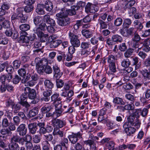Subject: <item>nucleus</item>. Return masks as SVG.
Masks as SVG:
<instances>
[{"mask_svg":"<svg viewBox=\"0 0 150 150\" xmlns=\"http://www.w3.org/2000/svg\"><path fill=\"white\" fill-rule=\"evenodd\" d=\"M23 11L21 8H18L16 10V13H13L11 17V20L12 23L15 22V20L18 19L22 23L26 22L27 17L23 14Z\"/></svg>","mask_w":150,"mask_h":150,"instance_id":"nucleus-1","label":"nucleus"},{"mask_svg":"<svg viewBox=\"0 0 150 150\" xmlns=\"http://www.w3.org/2000/svg\"><path fill=\"white\" fill-rule=\"evenodd\" d=\"M70 88L68 84H65L64 88L65 91H63L61 94V96L63 97L64 102L69 103L72 99V97L73 96L74 93L73 91L70 90L67 92Z\"/></svg>","mask_w":150,"mask_h":150,"instance_id":"nucleus-2","label":"nucleus"},{"mask_svg":"<svg viewBox=\"0 0 150 150\" xmlns=\"http://www.w3.org/2000/svg\"><path fill=\"white\" fill-rule=\"evenodd\" d=\"M38 126L40 127L39 134H44L47 133H49L51 132L53 129V127L49 124L45 125L44 122L38 123Z\"/></svg>","mask_w":150,"mask_h":150,"instance_id":"nucleus-3","label":"nucleus"},{"mask_svg":"<svg viewBox=\"0 0 150 150\" xmlns=\"http://www.w3.org/2000/svg\"><path fill=\"white\" fill-rule=\"evenodd\" d=\"M52 106L49 105H45L43 106L41 109V112L42 115H45L47 118L52 117V112L50 111L52 110Z\"/></svg>","mask_w":150,"mask_h":150,"instance_id":"nucleus-4","label":"nucleus"},{"mask_svg":"<svg viewBox=\"0 0 150 150\" xmlns=\"http://www.w3.org/2000/svg\"><path fill=\"white\" fill-rule=\"evenodd\" d=\"M70 142L73 144H75L79 139L82 138V134L80 132L77 133H72L71 134L69 135L68 137Z\"/></svg>","mask_w":150,"mask_h":150,"instance_id":"nucleus-5","label":"nucleus"},{"mask_svg":"<svg viewBox=\"0 0 150 150\" xmlns=\"http://www.w3.org/2000/svg\"><path fill=\"white\" fill-rule=\"evenodd\" d=\"M70 42L72 45L78 47L80 45V42L78 38V36L71 32L69 34Z\"/></svg>","mask_w":150,"mask_h":150,"instance_id":"nucleus-6","label":"nucleus"},{"mask_svg":"<svg viewBox=\"0 0 150 150\" xmlns=\"http://www.w3.org/2000/svg\"><path fill=\"white\" fill-rule=\"evenodd\" d=\"M128 122L130 123L136 128L138 129L140 127V121L137 118H135V117L132 115H131L127 118Z\"/></svg>","mask_w":150,"mask_h":150,"instance_id":"nucleus-7","label":"nucleus"},{"mask_svg":"<svg viewBox=\"0 0 150 150\" xmlns=\"http://www.w3.org/2000/svg\"><path fill=\"white\" fill-rule=\"evenodd\" d=\"M22 34L20 37V43L22 45L27 47V48H30L31 46L29 43L30 41L29 38L26 36V35H25L24 34Z\"/></svg>","mask_w":150,"mask_h":150,"instance_id":"nucleus-8","label":"nucleus"},{"mask_svg":"<svg viewBox=\"0 0 150 150\" xmlns=\"http://www.w3.org/2000/svg\"><path fill=\"white\" fill-rule=\"evenodd\" d=\"M53 77L56 79H59L63 74L62 72L60 70L57 65L55 64L52 67Z\"/></svg>","mask_w":150,"mask_h":150,"instance_id":"nucleus-9","label":"nucleus"},{"mask_svg":"<svg viewBox=\"0 0 150 150\" xmlns=\"http://www.w3.org/2000/svg\"><path fill=\"white\" fill-rule=\"evenodd\" d=\"M25 92L27 93L28 97L30 99H34L36 97V92L35 90L31 89L28 87L25 88Z\"/></svg>","mask_w":150,"mask_h":150,"instance_id":"nucleus-10","label":"nucleus"},{"mask_svg":"<svg viewBox=\"0 0 150 150\" xmlns=\"http://www.w3.org/2000/svg\"><path fill=\"white\" fill-rule=\"evenodd\" d=\"M16 130L20 136H24L27 134V129L25 124H22L18 127Z\"/></svg>","mask_w":150,"mask_h":150,"instance_id":"nucleus-11","label":"nucleus"},{"mask_svg":"<svg viewBox=\"0 0 150 150\" xmlns=\"http://www.w3.org/2000/svg\"><path fill=\"white\" fill-rule=\"evenodd\" d=\"M130 4V3H128L126 4L124 7V9L128 11L130 16H131L136 12L137 10L135 8L132 7L134 5H131Z\"/></svg>","mask_w":150,"mask_h":150,"instance_id":"nucleus-12","label":"nucleus"},{"mask_svg":"<svg viewBox=\"0 0 150 150\" xmlns=\"http://www.w3.org/2000/svg\"><path fill=\"white\" fill-rule=\"evenodd\" d=\"M57 23L61 26H64L68 25L70 23V19L67 17L57 19Z\"/></svg>","mask_w":150,"mask_h":150,"instance_id":"nucleus-13","label":"nucleus"},{"mask_svg":"<svg viewBox=\"0 0 150 150\" xmlns=\"http://www.w3.org/2000/svg\"><path fill=\"white\" fill-rule=\"evenodd\" d=\"M84 143L90 146V150H97L95 141L93 139H88L84 141Z\"/></svg>","mask_w":150,"mask_h":150,"instance_id":"nucleus-14","label":"nucleus"},{"mask_svg":"<svg viewBox=\"0 0 150 150\" xmlns=\"http://www.w3.org/2000/svg\"><path fill=\"white\" fill-rule=\"evenodd\" d=\"M52 124L54 128L59 129L65 125V123L59 119H54L52 121Z\"/></svg>","mask_w":150,"mask_h":150,"instance_id":"nucleus-15","label":"nucleus"},{"mask_svg":"<svg viewBox=\"0 0 150 150\" xmlns=\"http://www.w3.org/2000/svg\"><path fill=\"white\" fill-rule=\"evenodd\" d=\"M47 89L43 92V95L44 97L42 98L41 100L45 102L49 101L50 100V96L52 95V91L50 90Z\"/></svg>","mask_w":150,"mask_h":150,"instance_id":"nucleus-16","label":"nucleus"},{"mask_svg":"<svg viewBox=\"0 0 150 150\" xmlns=\"http://www.w3.org/2000/svg\"><path fill=\"white\" fill-rule=\"evenodd\" d=\"M35 61L36 63V64L44 67L47 66L48 63V60L45 58L40 59L39 58H36L35 59Z\"/></svg>","mask_w":150,"mask_h":150,"instance_id":"nucleus-17","label":"nucleus"},{"mask_svg":"<svg viewBox=\"0 0 150 150\" xmlns=\"http://www.w3.org/2000/svg\"><path fill=\"white\" fill-rule=\"evenodd\" d=\"M38 123L34 122L29 124L28 125V127L29 130L30 132L33 134L35 133L36 131L38 129Z\"/></svg>","mask_w":150,"mask_h":150,"instance_id":"nucleus-18","label":"nucleus"},{"mask_svg":"<svg viewBox=\"0 0 150 150\" xmlns=\"http://www.w3.org/2000/svg\"><path fill=\"white\" fill-rule=\"evenodd\" d=\"M23 141L22 137H20L16 134L13 135L11 138V142H18L22 145H23Z\"/></svg>","mask_w":150,"mask_h":150,"instance_id":"nucleus-19","label":"nucleus"},{"mask_svg":"<svg viewBox=\"0 0 150 150\" xmlns=\"http://www.w3.org/2000/svg\"><path fill=\"white\" fill-rule=\"evenodd\" d=\"M64 110H62V108L55 109V111L52 112L51 117L53 119H56L62 115V113Z\"/></svg>","mask_w":150,"mask_h":150,"instance_id":"nucleus-20","label":"nucleus"},{"mask_svg":"<svg viewBox=\"0 0 150 150\" xmlns=\"http://www.w3.org/2000/svg\"><path fill=\"white\" fill-rule=\"evenodd\" d=\"M44 5L43 4H38L35 9L36 12L39 15H43L45 14L44 10Z\"/></svg>","mask_w":150,"mask_h":150,"instance_id":"nucleus-21","label":"nucleus"},{"mask_svg":"<svg viewBox=\"0 0 150 150\" xmlns=\"http://www.w3.org/2000/svg\"><path fill=\"white\" fill-rule=\"evenodd\" d=\"M19 28L21 30V34H24L25 35H27V33L25 31L30 29V26L29 24H24L21 25L19 26Z\"/></svg>","mask_w":150,"mask_h":150,"instance_id":"nucleus-22","label":"nucleus"},{"mask_svg":"<svg viewBox=\"0 0 150 150\" xmlns=\"http://www.w3.org/2000/svg\"><path fill=\"white\" fill-rule=\"evenodd\" d=\"M45 8L47 11L50 12L53 8L52 2L50 0H47L45 2Z\"/></svg>","mask_w":150,"mask_h":150,"instance_id":"nucleus-23","label":"nucleus"},{"mask_svg":"<svg viewBox=\"0 0 150 150\" xmlns=\"http://www.w3.org/2000/svg\"><path fill=\"white\" fill-rule=\"evenodd\" d=\"M18 103L21 106L22 105L23 107H25V108L23 109V110L25 112H28L29 109L30 105L26 101H20L18 102Z\"/></svg>","mask_w":150,"mask_h":150,"instance_id":"nucleus-24","label":"nucleus"},{"mask_svg":"<svg viewBox=\"0 0 150 150\" xmlns=\"http://www.w3.org/2000/svg\"><path fill=\"white\" fill-rule=\"evenodd\" d=\"M149 71L147 69L140 71V72L144 77L149 80H150V69H149Z\"/></svg>","mask_w":150,"mask_h":150,"instance_id":"nucleus-25","label":"nucleus"},{"mask_svg":"<svg viewBox=\"0 0 150 150\" xmlns=\"http://www.w3.org/2000/svg\"><path fill=\"white\" fill-rule=\"evenodd\" d=\"M132 23V21L130 19L126 18L124 20L122 27L125 29H128L131 26Z\"/></svg>","mask_w":150,"mask_h":150,"instance_id":"nucleus-26","label":"nucleus"},{"mask_svg":"<svg viewBox=\"0 0 150 150\" xmlns=\"http://www.w3.org/2000/svg\"><path fill=\"white\" fill-rule=\"evenodd\" d=\"M44 84L46 89L50 90L54 87L53 83L50 80L46 79L44 81Z\"/></svg>","mask_w":150,"mask_h":150,"instance_id":"nucleus-27","label":"nucleus"},{"mask_svg":"<svg viewBox=\"0 0 150 150\" xmlns=\"http://www.w3.org/2000/svg\"><path fill=\"white\" fill-rule=\"evenodd\" d=\"M62 43V41L61 40H53L50 42V47L52 48H56Z\"/></svg>","mask_w":150,"mask_h":150,"instance_id":"nucleus-28","label":"nucleus"},{"mask_svg":"<svg viewBox=\"0 0 150 150\" xmlns=\"http://www.w3.org/2000/svg\"><path fill=\"white\" fill-rule=\"evenodd\" d=\"M104 123L106 124V126L107 127V129L110 130L114 129L113 124L108 120L106 117L105 119H104Z\"/></svg>","mask_w":150,"mask_h":150,"instance_id":"nucleus-29","label":"nucleus"},{"mask_svg":"<svg viewBox=\"0 0 150 150\" xmlns=\"http://www.w3.org/2000/svg\"><path fill=\"white\" fill-rule=\"evenodd\" d=\"M76 9V8L75 6H71V9L65 10L66 13L67 15V17L68 15L73 16L75 15L76 13V11L77 10Z\"/></svg>","mask_w":150,"mask_h":150,"instance_id":"nucleus-30","label":"nucleus"},{"mask_svg":"<svg viewBox=\"0 0 150 150\" xmlns=\"http://www.w3.org/2000/svg\"><path fill=\"white\" fill-rule=\"evenodd\" d=\"M11 108L13 113L16 114L20 110L21 108V106L19 103L16 104L14 103L12 106Z\"/></svg>","mask_w":150,"mask_h":150,"instance_id":"nucleus-31","label":"nucleus"},{"mask_svg":"<svg viewBox=\"0 0 150 150\" xmlns=\"http://www.w3.org/2000/svg\"><path fill=\"white\" fill-rule=\"evenodd\" d=\"M14 104V101L10 98H7L5 100V107L8 108L12 106Z\"/></svg>","mask_w":150,"mask_h":150,"instance_id":"nucleus-32","label":"nucleus"},{"mask_svg":"<svg viewBox=\"0 0 150 150\" xmlns=\"http://www.w3.org/2000/svg\"><path fill=\"white\" fill-rule=\"evenodd\" d=\"M53 134L54 135H58L59 137L62 138L64 136V132L57 128H54Z\"/></svg>","mask_w":150,"mask_h":150,"instance_id":"nucleus-33","label":"nucleus"},{"mask_svg":"<svg viewBox=\"0 0 150 150\" xmlns=\"http://www.w3.org/2000/svg\"><path fill=\"white\" fill-rule=\"evenodd\" d=\"M10 150H19L20 147L19 145L16 143L11 142L9 145Z\"/></svg>","mask_w":150,"mask_h":150,"instance_id":"nucleus-34","label":"nucleus"},{"mask_svg":"<svg viewBox=\"0 0 150 150\" xmlns=\"http://www.w3.org/2000/svg\"><path fill=\"white\" fill-rule=\"evenodd\" d=\"M113 102L115 104L121 105H124L125 103L123 99L119 97H116L114 98Z\"/></svg>","mask_w":150,"mask_h":150,"instance_id":"nucleus-35","label":"nucleus"},{"mask_svg":"<svg viewBox=\"0 0 150 150\" xmlns=\"http://www.w3.org/2000/svg\"><path fill=\"white\" fill-rule=\"evenodd\" d=\"M139 42L132 40L131 42L132 47L135 50H141L142 47H140L139 44Z\"/></svg>","mask_w":150,"mask_h":150,"instance_id":"nucleus-36","label":"nucleus"},{"mask_svg":"<svg viewBox=\"0 0 150 150\" xmlns=\"http://www.w3.org/2000/svg\"><path fill=\"white\" fill-rule=\"evenodd\" d=\"M140 50H136L134 52L137 54L138 56L142 59L144 60L147 56V55L145 52L143 51H140Z\"/></svg>","mask_w":150,"mask_h":150,"instance_id":"nucleus-37","label":"nucleus"},{"mask_svg":"<svg viewBox=\"0 0 150 150\" xmlns=\"http://www.w3.org/2000/svg\"><path fill=\"white\" fill-rule=\"evenodd\" d=\"M56 16L58 18L57 19L67 17V13H66L65 10L64 8L61 9V11L57 13L56 15Z\"/></svg>","mask_w":150,"mask_h":150,"instance_id":"nucleus-38","label":"nucleus"},{"mask_svg":"<svg viewBox=\"0 0 150 150\" xmlns=\"http://www.w3.org/2000/svg\"><path fill=\"white\" fill-rule=\"evenodd\" d=\"M133 65H135V69H139L140 67L141 64L140 63H138L139 62L138 58L135 57L133 58Z\"/></svg>","mask_w":150,"mask_h":150,"instance_id":"nucleus-39","label":"nucleus"},{"mask_svg":"<svg viewBox=\"0 0 150 150\" xmlns=\"http://www.w3.org/2000/svg\"><path fill=\"white\" fill-rule=\"evenodd\" d=\"M59 97V95L57 93H55L51 96V100L52 102H53L56 101H60L61 99Z\"/></svg>","mask_w":150,"mask_h":150,"instance_id":"nucleus-40","label":"nucleus"},{"mask_svg":"<svg viewBox=\"0 0 150 150\" xmlns=\"http://www.w3.org/2000/svg\"><path fill=\"white\" fill-rule=\"evenodd\" d=\"M42 16H37L33 17V22L34 24L36 25H37L38 24L41 23L42 21Z\"/></svg>","mask_w":150,"mask_h":150,"instance_id":"nucleus-41","label":"nucleus"},{"mask_svg":"<svg viewBox=\"0 0 150 150\" xmlns=\"http://www.w3.org/2000/svg\"><path fill=\"white\" fill-rule=\"evenodd\" d=\"M38 112V109L37 107H35L31 110L29 112L30 117H34L37 115Z\"/></svg>","mask_w":150,"mask_h":150,"instance_id":"nucleus-42","label":"nucleus"},{"mask_svg":"<svg viewBox=\"0 0 150 150\" xmlns=\"http://www.w3.org/2000/svg\"><path fill=\"white\" fill-rule=\"evenodd\" d=\"M112 40L114 42H121L122 40V39L121 36L118 35H115L112 36Z\"/></svg>","mask_w":150,"mask_h":150,"instance_id":"nucleus-43","label":"nucleus"},{"mask_svg":"<svg viewBox=\"0 0 150 150\" xmlns=\"http://www.w3.org/2000/svg\"><path fill=\"white\" fill-rule=\"evenodd\" d=\"M83 35L86 38H89L92 37V33L91 32L88 30L84 29L82 31Z\"/></svg>","mask_w":150,"mask_h":150,"instance_id":"nucleus-44","label":"nucleus"},{"mask_svg":"<svg viewBox=\"0 0 150 150\" xmlns=\"http://www.w3.org/2000/svg\"><path fill=\"white\" fill-rule=\"evenodd\" d=\"M123 20L121 17L117 18L114 21V24L115 26L118 27L121 25L123 23Z\"/></svg>","mask_w":150,"mask_h":150,"instance_id":"nucleus-45","label":"nucleus"},{"mask_svg":"<svg viewBox=\"0 0 150 150\" xmlns=\"http://www.w3.org/2000/svg\"><path fill=\"white\" fill-rule=\"evenodd\" d=\"M23 67L26 70H27L28 72L27 74H33L34 72V71L32 68V66H29L28 64H25L23 66Z\"/></svg>","mask_w":150,"mask_h":150,"instance_id":"nucleus-46","label":"nucleus"},{"mask_svg":"<svg viewBox=\"0 0 150 150\" xmlns=\"http://www.w3.org/2000/svg\"><path fill=\"white\" fill-rule=\"evenodd\" d=\"M147 41L146 39H145L144 41V47L143 48L142 50L146 52H148L150 51V47L149 45L150 44V43Z\"/></svg>","mask_w":150,"mask_h":150,"instance_id":"nucleus-47","label":"nucleus"},{"mask_svg":"<svg viewBox=\"0 0 150 150\" xmlns=\"http://www.w3.org/2000/svg\"><path fill=\"white\" fill-rule=\"evenodd\" d=\"M134 51V49L129 48L127 49L125 52L124 55L126 58H129L132 55Z\"/></svg>","mask_w":150,"mask_h":150,"instance_id":"nucleus-48","label":"nucleus"},{"mask_svg":"<svg viewBox=\"0 0 150 150\" xmlns=\"http://www.w3.org/2000/svg\"><path fill=\"white\" fill-rule=\"evenodd\" d=\"M103 16L100 17L98 19V26H99L100 28V31L101 33H103Z\"/></svg>","mask_w":150,"mask_h":150,"instance_id":"nucleus-49","label":"nucleus"},{"mask_svg":"<svg viewBox=\"0 0 150 150\" xmlns=\"http://www.w3.org/2000/svg\"><path fill=\"white\" fill-rule=\"evenodd\" d=\"M136 131L135 128L132 127H129L127 129H125V132L128 136H130L133 134Z\"/></svg>","mask_w":150,"mask_h":150,"instance_id":"nucleus-50","label":"nucleus"},{"mask_svg":"<svg viewBox=\"0 0 150 150\" xmlns=\"http://www.w3.org/2000/svg\"><path fill=\"white\" fill-rule=\"evenodd\" d=\"M1 51L3 59L4 60H6L9 57V52L4 49L2 50Z\"/></svg>","mask_w":150,"mask_h":150,"instance_id":"nucleus-51","label":"nucleus"},{"mask_svg":"<svg viewBox=\"0 0 150 150\" xmlns=\"http://www.w3.org/2000/svg\"><path fill=\"white\" fill-rule=\"evenodd\" d=\"M36 66L37 73L40 74H43L45 71L44 67L36 64Z\"/></svg>","mask_w":150,"mask_h":150,"instance_id":"nucleus-52","label":"nucleus"},{"mask_svg":"<svg viewBox=\"0 0 150 150\" xmlns=\"http://www.w3.org/2000/svg\"><path fill=\"white\" fill-rule=\"evenodd\" d=\"M130 64V62L128 59H123L121 62V65L124 67L127 68Z\"/></svg>","mask_w":150,"mask_h":150,"instance_id":"nucleus-53","label":"nucleus"},{"mask_svg":"<svg viewBox=\"0 0 150 150\" xmlns=\"http://www.w3.org/2000/svg\"><path fill=\"white\" fill-rule=\"evenodd\" d=\"M91 53H92V54L93 53V52H90L88 50H82L81 52V54L83 55L84 57L89 56V57H90V58H91L93 56V55H91Z\"/></svg>","mask_w":150,"mask_h":150,"instance_id":"nucleus-54","label":"nucleus"},{"mask_svg":"<svg viewBox=\"0 0 150 150\" xmlns=\"http://www.w3.org/2000/svg\"><path fill=\"white\" fill-rule=\"evenodd\" d=\"M26 70L25 67H23L22 68L19 69L18 70V74L21 77H24L25 76L26 74Z\"/></svg>","mask_w":150,"mask_h":150,"instance_id":"nucleus-55","label":"nucleus"},{"mask_svg":"<svg viewBox=\"0 0 150 150\" xmlns=\"http://www.w3.org/2000/svg\"><path fill=\"white\" fill-rule=\"evenodd\" d=\"M42 30L39 27L35 28L33 30L34 33L37 34L38 37L42 36L43 33Z\"/></svg>","mask_w":150,"mask_h":150,"instance_id":"nucleus-56","label":"nucleus"},{"mask_svg":"<svg viewBox=\"0 0 150 150\" xmlns=\"http://www.w3.org/2000/svg\"><path fill=\"white\" fill-rule=\"evenodd\" d=\"M125 110H134L135 106L133 103L128 104L124 106Z\"/></svg>","mask_w":150,"mask_h":150,"instance_id":"nucleus-57","label":"nucleus"},{"mask_svg":"<svg viewBox=\"0 0 150 150\" xmlns=\"http://www.w3.org/2000/svg\"><path fill=\"white\" fill-rule=\"evenodd\" d=\"M44 138L46 140L45 142L47 144H49L48 141H52L53 139V137L51 134H49L44 135Z\"/></svg>","mask_w":150,"mask_h":150,"instance_id":"nucleus-58","label":"nucleus"},{"mask_svg":"<svg viewBox=\"0 0 150 150\" xmlns=\"http://www.w3.org/2000/svg\"><path fill=\"white\" fill-rule=\"evenodd\" d=\"M21 80V77L18 75H16L12 79V82L15 84H18Z\"/></svg>","mask_w":150,"mask_h":150,"instance_id":"nucleus-59","label":"nucleus"},{"mask_svg":"<svg viewBox=\"0 0 150 150\" xmlns=\"http://www.w3.org/2000/svg\"><path fill=\"white\" fill-rule=\"evenodd\" d=\"M86 5V3L85 2L80 1L77 4L76 6H74L76 8V9L77 10H79L80 7L83 8Z\"/></svg>","mask_w":150,"mask_h":150,"instance_id":"nucleus-60","label":"nucleus"},{"mask_svg":"<svg viewBox=\"0 0 150 150\" xmlns=\"http://www.w3.org/2000/svg\"><path fill=\"white\" fill-rule=\"evenodd\" d=\"M68 140L67 138H64L62 139L60 141V144L63 146L66 149L68 148L67 146H66V144H68Z\"/></svg>","mask_w":150,"mask_h":150,"instance_id":"nucleus-61","label":"nucleus"},{"mask_svg":"<svg viewBox=\"0 0 150 150\" xmlns=\"http://www.w3.org/2000/svg\"><path fill=\"white\" fill-rule=\"evenodd\" d=\"M126 32L127 34V37H129L130 36L133 35L134 31V27H130L129 28L127 29Z\"/></svg>","mask_w":150,"mask_h":150,"instance_id":"nucleus-62","label":"nucleus"},{"mask_svg":"<svg viewBox=\"0 0 150 150\" xmlns=\"http://www.w3.org/2000/svg\"><path fill=\"white\" fill-rule=\"evenodd\" d=\"M66 56V55L64 53L62 52L57 56V58L58 62H60L62 61H63L65 59Z\"/></svg>","mask_w":150,"mask_h":150,"instance_id":"nucleus-63","label":"nucleus"},{"mask_svg":"<svg viewBox=\"0 0 150 150\" xmlns=\"http://www.w3.org/2000/svg\"><path fill=\"white\" fill-rule=\"evenodd\" d=\"M105 145L106 149H110L113 148L115 146V143L112 141H110L106 143L105 144Z\"/></svg>","mask_w":150,"mask_h":150,"instance_id":"nucleus-64","label":"nucleus"}]
</instances>
